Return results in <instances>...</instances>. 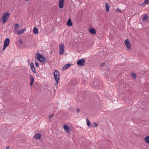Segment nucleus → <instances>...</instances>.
<instances>
[{"label": "nucleus", "mask_w": 149, "mask_h": 149, "mask_svg": "<svg viewBox=\"0 0 149 149\" xmlns=\"http://www.w3.org/2000/svg\"><path fill=\"white\" fill-rule=\"evenodd\" d=\"M54 74L55 79L56 81V84H55L54 86L56 87V89H57L58 87V84L60 80V73L58 71L55 70L54 73Z\"/></svg>", "instance_id": "f257e3e1"}, {"label": "nucleus", "mask_w": 149, "mask_h": 149, "mask_svg": "<svg viewBox=\"0 0 149 149\" xmlns=\"http://www.w3.org/2000/svg\"><path fill=\"white\" fill-rule=\"evenodd\" d=\"M9 15V13L8 12H6L3 14V16L0 19L1 21H2L3 24L5 23L8 20Z\"/></svg>", "instance_id": "f03ea898"}, {"label": "nucleus", "mask_w": 149, "mask_h": 149, "mask_svg": "<svg viewBox=\"0 0 149 149\" xmlns=\"http://www.w3.org/2000/svg\"><path fill=\"white\" fill-rule=\"evenodd\" d=\"M37 54L38 56L37 57V59L39 60L40 62L45 63L47 61V60L45 58L40 54H39V53Z\"/></svg>", "instance_id": "7ed1b4c3"}, {"label": "nucleus", "mask_w": 149, "mask_h": 149, "mask_svg": "<svg viewBox=\"0 0 149 149\" xmlns=\"http://www.w3.org/2000/svg\"><path fill=\"white\" fill-rule=\"evenodd\" d=\"M100 83L99 80H95L94 81L93 86V88L97 89L100 86Z\"/></svg>", "instance_id": "20e7f679"}, {"label": "nucleus", "mask_w": 149, "mask_h": 149, "mask_svg": "<svg viewBox=\"0 0 149 149\" xmlns=\"http://www.w3.org/2000/svg\"><path fill=\"white\" fill-rule=\"evenodd\" d=\"M77 63L78 65L84 66L85 64V60L84 59H81L77 61Z\"/></svg>", "instance_id": "39448f33"}, {"label": "nucleus", "mask_w": 149, "mask_h": 149, "mask_svg": "<svg viewBox=\"0 0 149 149\" xmlns=\"http://www.w3.org/2000/svg\"><path fill=\"white\" fill-rule=\"evenodd\" d=\"M125 44L126 46L128 49H131V45L129 39H127L125 40Z\"/></svg>", "instance_id": "423d86ee"}, {"label": "nucleus", "mask_w": 149, "mask_h": 149, "mask_svg": "<svg viewBox=\"0 0 149 149\" xmlns=\"http://www.w3.org/2000/svg\"><path fill=\"white\" fill-rule=\"evenodd\" d=\"M63 127L65 130L68 133H70L71 131V129L70 127L67 125H64Z\"/></svg>", "instance_id": "0eeeda50"}, {"label": "nucleus", "mask_w": 149, "mask_h": 149, "mask_svg": "<svg viewBox=\"0 0 149 149\" xmlns=\"http://www.w3.org/2000/svg\"><path fill=\"white\" fill-rule=\"evenodd\" d=\"M41 135L40 133L36 134L33 136V138L36 139H41Z\"/></svg>", "instance_id": "6e6552de"}, {"label": "nucleus", "mask_w": 149, "mask_h": 149, "mask_svg": "<svg viewBox=\"0 0 149 149\" xmlns=\"http://www.w3.org/2000/svg\"><path fill=\"white\" fill-rule=\"evenodd\" d=\"M30 79V85L31 86H32L33 84L34 81V79L33 76L32 75H30L29 76Z\"/></svg>", "instance_id": "1a4fd4ad"}, {"label": "nucleus", "mask_w": 149, "mask_h": 149, "mask_svg": "<svg viewBox=\"0 0 149 149\" xmlns=\"http://www.w3.org/2000/svg\"><path fill=\"white\" fill-rule=\"evenodd\" d=\"M26 30V29L25 28H24L18 31H16L15 32H17V34L18 35H20L23 33L24 32V31Z\"/></svg>", "instance_id": "9d476101"}, {"label": "nucleus", "mask_w": 149, "mask_h": 149, "mask_svg": "<svg viewBox=\"0 0 149 149\" xmlns=\"http://www.w3.org/2000/svg\"><path fill=\"white\" fill-rule=\"evenodd\" d=\"M10 43V40L9 38H6L4 42V45L8 46Z\"/></svg>", "instance_id": "9b49d317"}, {"label": "nucleus", "mask_w": 149, "mask_h": 149, "mask_svg": "<svg viewBox=\"0 0 149 149\" xmlns=\"http://www.w3.org/2000/svg\"><path fill=\"white\" fill-rule=\"evenodd\" d=\"M64 0H60L59 3V7L62 8L63 7V3Z\"/></svg>", "instance_id": "f8f14e48"}, {"label": "nucleus", "mask_w": 149, "mask_h": 149, "mask_svg": "<svg viewBox=\"0 0 149 149\" xmlns=\"http://www.w3.org/2000/svg\"><path fill=\"white\" fill-rule=\"evenodd\" d=\"M71 64L70 63L65 64L62 68V70L63 71L65 70V69L68 68V67L71 66Z\"/></svg>", "instance_id": "ddd939ff"}, {"label": "nucleus", "mask_w": 149, "mask_h": 149, "mask_svg": "<svg viewBox=\"0 0 149 149\" xmlns=\"http://www.w3.org/2000/svg\"><path fill=\"white\" fill-rule=\"evenodd\" d=\"M89 32L93 34H95L96 33L95 30L93 28H91L89 30Z\"/></svg>", "instance_id": "4468645a"}, {"label": "nucleus", "mask_w": 149, "mask_h": 149, "mask_svg": "<svg viewBox=\"0 0 149 149\" xmlns=\"http://www.w3.org/2000/svg\"><path fill=\"white\" fill-rule=\"evenodd\" d=\"M67 25L69 26H71L72 25V23L71 21V19L70 18L68 21V22L67 23Z\"/></svg>", "instance_id": "2eb2a0df"}, {"label": "nucleus", "mask_w": 149, "mask_h": 149, "mask_svg": "<svg viewBox=\"0 0 149 149\" xmlns=\"http://www.w3.org/2000/svg\"><path fill=\"white\" fill-rule=\"evenodd\" d=\"M105 7L106 11L108 12L109 11V5L107 3H105Z\"/></svg>", "instance_id": "dca6fc26"}, {"label": "nucleus", "mask_w": 149, "mask_h": 149, "mask_svg": "<svg viewBox=\"0 0 149 149\" xmlns=\"http://www.w3.org/2000/svg\"><path fill=\"white\" fill-rule=\"evenodd\" d=\"M19 25L17 24H16L14 26V29L15 30H17L19 29Z\"/></svg>", "instance_id": "f3484780"}, {"label": "nucleus", "mask_w": 149, "mask_h": 149, "mask_svg": "<svg viewBox=\"0 0 149 149\" xmlns=\"http://www.w3.org/2000/svg\"><path fill=\"white\" fill-rule=\"evenodd\" d=\"M33 32L35 34H38V30L37 28L36 27L33 28Z\"/></svg>", "instance_id": "a211bd4d"}, {"label": "nucleus", "mask_w": 149, "mask_h": 149, "mask_svg": "<svg viewBox=\"0 0 149 149\" xmlns=\"http://www.w3.org/2000/svg\"><path fill=\"white\" fill-rule=\"evenodd\" d=\"M64 46L63 44H60L59 45V50L64 49Z\"/></svg>", "instance_id": "6ab92c4d"}, {"label": "nucleus", "mask_w": 149, "mask_h": 149, "mask_svg": "<svg viewBox=\"0 0 149 149\" xmlns=\"http://www.w3.org/2000/svg\"><path fill=\"white\" fill-rule=\"evenodd\" d=\"M145 140L146 142L149 143V136H147L145 138Z\"/></svg>", "instance_id": "aec40b11"}, {"label": "nucleus", "mask_w": 149, "mask_h": 149, "mask_svg": "<svg viewBox=\"0 0 149 149\" xmlns=\"http://www.w3.org/2000/svg\"><path fill=\"white\" fill-rule=\"evenodd\" d=\"M131 76L134 79H136V75L134 73H131Z\"/></svg>", "instance_id": "412c9836"}, {"label": "nucleus", "mask_w": 149, "mask_h": 149, "mask_svg": "<svg viewBox=\"0 0 149 149\" xmlns=\"http://www.w3.org/2000/svg\"><path fill=\"white\" fill-rule=\"evenodd\" d=\"M148 17V15H145L143 17V20L144 21H146L147 20V19Z\"/></svg>", "instance_id": "4be33fe9"}, {"label": "nucleus", "mask_w": 149, "mask_h": 149, "mask_svg": "<svg viewBox=\"0 0 149 149\" xmlns=\"http://www.w3.org/2000/svg\"><path fill=\"white\" fill-rule=\"evenodd\" d=\"M86 120V122L87 123V125L89 127H90V122L89 120H88V118H87Z\"/></svg>", "instance_id": "5701e85b"}, {"label": "nucleus", "mask_w": 149, "mask_h": 149, "mask_svg": "<svg viewBox=\"0 0 149 149\" xmlns=\"http://www.w3.org/2000/svg\"><path fill=\"white\" fill-rule=\"evenodd\" d=\"M64 49L60 50L59 52V54L60 55H62L63 54Z\"/></svg>", "instance_id": "b1692460"}, {"label": "nucleus", "mask_w": 149, "mask_h": 149, "mask_svg": "<svg viewBox=\"0 0 149 149\" xmlns=\"http://www.w3.org/2000/svg\"><path fill=\"white\" fill-rule=\"evenodd\" d=\"M144 3L145 4H148L149 3V0H145L144 2Z\"/></svg>", "instance_id": "393cba45"}, {"label": "nucleus", "mask_w": 149, "mask_h": 149, "mask_svg": "<svg viewBox=\"0 0 149 149\" xmlns=\"http://www.w3.org/2000/svg\"><path fill=\"white\" fill-rule=\"evenodd\" d=\"M30 67H31V69L33 68H34V64L33 63H31L30 64Z\"/></svg>", "instance_id": "a878e982"}, {"label": "nucleus", "mask_w": 149, "mask_h": 149, "mask_svg": "<svg viewBox=\"0 0 149 149\" xmlns=\"http://www.w3.org/2000/svg\"><path fill=\"white\" fill-rule=\"evenodd\" d=\"M31 71L34 73H36V71L35 69V67L33 68H31Z\"/></svg>", "instance_id": "bb28decb"}, {"label": "nucleus", "mask_w": 149, "mask_h": 149, "mask_svg": "<svg viewBox=\"0 0 149 149\" xmlns=\"http://www.w3.org/2000/svg\"><path fill=\"white\" fill-rule=\"evenodd\" d=\"M35 64L36 67H38L39 66V65L38 63L37 62H35Z\"/></svg>", "instance_id": "cd10ccee"}, {"label": "nucleus", "mask_w": 149, "mask_h": 149, "mask_svg": "<svg viewBox=\"0 0 149 149\" xmlns=\"http://www.w3.org/2000/svg\"><path fill=\"white\" fill-rule=\"evenodd\" d=\"M104 64H105L104 63V62L100 64V66L102 67L104 65Z\"/></svg>", "instance_id": "c85d7f7f"}, {"label": "nucleus", "mask_w": 149, "mask_h": 149, "mask_svg": "<svg viewBox=\"0 0 149 149\" xmlns=\"http://www.w3.org/2000/svg\"><path fill=\"white\" fill-rule=\"evenodd\" d=\"M7 46H6L5 45H3V51L4 49H5V48L7 47Z\"/></svg>", "instance_id": "c756f323"}, {"label": "nucleus", "mask_w": 149, "mask_h": 149, "mask_svg": "<svg viewBox=\"0 0 149 149\" xmlns=\"http://www.w3.org/2000/svg\"><path fill=\"white\" fill-rule=\"evenodd\" d=\"M97 124L95 122L94 123V124L93 125V126L95 127H97Z\"/></svg>", "instance_id": "7c9ffc66"}, {"label": "nucleus", "mask_w": 149, "mask_h": 149, "mask_svg": "<svg viewBox=\"0 0 149 149\" xmlns=\"http://www.w3.org/2000/svg\"><path fill=\"white\" fill-rule=\"evenodd\" d=\"M54 114H53L51 116H50L49 117V118H51L52 117L54 116Z\"/></svg>", "instance_id": "2f4dec72"}, {"label": "nucleus", "mask_w": 149, "mask_h": 149, "mask_svg": "<svg viewBox=\"0 0 149 149\" xmlns=\"http://www.w3.org/2000/svg\"><path fill=\"white\" fill-rule=\"evenodd\" d=\"M19 43H20V44H22V41L21 40H19Z\"/></svg>", "instance_id": "473e14b6"}, {"label": "nucleus", "mask_w": 149, "mask_h": 149, "mask_svg": "<svg viewBox=\"0 0 149 149\" xmlns=\"http://www.w3.org/2000/svg\"><path fill=\"white\" fill-rule=\"evenodd\" d=\"M80 111V110L79 109H77V112L78 113Z\"/></svg>", "instance_id": "72a5a7b5"}, {"label": "nucleus", "mask_w": 149, "mask_h": 149, "mask_svg": "<svg viewBox=\"0 0 149 149\" xmlns=\"http://www.w3.org/2000/svg\"><path fill=\"white\" fill-rule=\"evenodd\" d=\"M117 10H118V11H119L120 13V12H121V10H120L119 9H118V8H117Z\"/></svg>", "instance_id": "f704fd0d"}, {"label": "nucleus", "mask_w": 149, "mask_h": 149, "mask_svg": "<svg viewBox=\"0 0 149 149\" xmlns=\"http://www.w3.org/2000/svg\"><path fill=\"white\" fill-rule=\"evenodd\" d=\"M9 146H7L6 147V149H9Z\"/></svg>", "instance_id": "c9c22d12"}, {"label": "nucleus", "mask_w": 149, "mask_h": 149, "mask_svg": "<svg viewBox=\"0 0 149 149\" xmlns=\"http://www.w3.org/2000/svg\"><path fill=\"white\" fill-rule=\"evenodd\" d=\"M144 4V3H141V5L142 6V5H143V4Z\"/></svg>", "instance_id": "e433bc0d"}, {"label": "nucleus", "mask_w": 149, "mask_h": 149, "mask_svg": "<svg viewBox=\"0 0 149 149\" xmlns=\"http://www.w3.org/2000/svg\"><path fill=\"white\" fill-rule=\"evenodd\" d=\"M25 1H29V0H25Z\"/></svg>", "instance_id": "4c0bfd02"}, {"label": "nucleus", "mask_w": 149, "mask_h": 149, "mask_svg": "<svg viewBox=\"0 0 149 149\" xmlns=\"http://www.w3.org/2000/svg\"><path fill=\"white\" fill-rule=\"evenodd\" d=\"M49 122H51V121L50 120H49Z\"/></svg>", "instance_id": "58836bf2"}, {"label": "nucleus", "mask_w": 149, "mask_h": 149, "mask_svg": "<svg viewBox=\"0 0 149 149\" xmlns=\"http://www.w3.org/2000/svg\"><path fill=\"white\" fill-rule=\"evenodd\" d=\"M14 33L15 34H16V33L15 32Z\"/></svg>", "instance_id": "ea45409f"}]
</instances>
